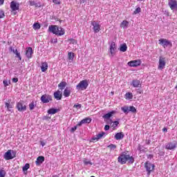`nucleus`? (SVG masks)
Returning <instances> with one entry per match:
<instances>
[{"mask_svg": "<svg viewBox=\"0 0 177 177\" xmlns=\"http://www.w3.org/2000/svg\"><path fill=\"white\" fill-rule=\"evenodd\" d=\"M66 86H67V82H61L58 84V87L59 88V89H61V91H63V89H64V88H66Z\"/></svg>", "mask_w": 177, "mask_h": 177, "instance_id": "obj_29", "label": "nucleus"}, {"mask_svg": "<svg viewBox=\"0 0 177 177\" xmlns=\"http://www.w3.org/2000/svg\"><path fill=\"white\" fill-rule=\"evenodd\" d=\"M112 124H113V127H117L118 125V122L115 121V122H112Z\"/></svg>", "mask_w": 177, "mask_h": 177, "instance_id": "obj_49", "label": "nucleus"}, {"mask_svg": "<svg viewBox=\"0 0 177 177\" xmlns=\"http://www.w3.org/2000/svg\"><path fill=\"white\" fill-rule=\"evenodd\" d=\"M17 109L18 111H26V106L23 104V102H19L17 104Z\"/></svg>", "mask_w": 177, "mask_h": 177, "instance_id": "obj_12", "label": "nucleus"}, {"mask_svg": "<svg viewBox=\"0 0 177 177\" xmlns=\"http://www.w3.org/2000/svg\"><path fill=\"white\" fill-rule=\"evenodd\" d=\"M20 8V4L15 1H11L10 3V9L12 12H16V10H19Z\"/></svg>", "mask_w": 177, "mask_h": 177, "instance_id": "obj_9", "label": "nucleus"}, {"mask_svg": "<svg viewBox=\"0 0 177 177\" xmlns=\"http://www.w3.org/2000/svg\"><path fill=\"white\" fill-rule=\"evenodd\" d=\"M108 148L110 149V150H115V149H117V146H115V145H110L108 146Z\"/></svg>", "mask_w": 177, "mask_h": 177, "instance_id": "obj_40", "label": "nucleus"}, {"mask_svg": "<svg viewBox=\"0 0 177 177\" xmlns=\"http://www.w3.org/2000/svg\"><path fill=\"white\" fill-rule=\"evenodd\" d=\"M137 92H138V93H142V90L139 89Z\"/></svg>", "mask_w": 177, "mask_h": 177, "instance_id": "obj_58", "label": "nucleus"}, {"mask_svg": "<svg viewBox=\"0 0 177 177\" xmlns=\"http://www.w3.org/2000/svg\"><path fill=\"white\" fill-rule=\"evenodd\" d=\"M3 2H5V0H0V5H3Z\"/></svg>", "mask_w": 177, "mask_h": 177, "instance_id": "obj_55", "label": "nucleus"}, {"mask_svg": "<svg viewBox=\"0 0 177 177\" xmlns=\"http://www.w3.org/2000/svg\"><path fill=\"white\" fill-rule=\"evenodd\" d=\"M40 145H41L42 147H44V146H45V145H46V143H45V142H44V141H41Z\"/></svg>", "mask_w": 177, "mask_h": 177, "instance_id": "obj_54", "label": "nucleus"}, {"mask_svg": "<svg viewBox=\"0 0 177 177\" xmlns=\"http://www.w3.org/2000/svg\"><path fill=\"white\" fill-rule=\"evenodd\" d=\"M48 63L47 62H42L41 66V70L42 73H45L46 70H48Z\"/></svg>", "mask_w": 177, "mask_h": 177, "instance_id": "obj_25", "label": "nucleus"}, {"mask_svg": "<svg viewBox=\"0 0 177 177\" xmlns=\"http://www.w3.org/2000/svg\"><path fill=\"white\" fill-rule=\"evenodd\" d=\"M115 114V111H112L108 113H106L105 115H103V118L105 120H109V118H111V117H113Z\"/></svg>", "mask_w": 177, "mask_h": 177, "instance_id": "obj_20", "label": "nucleus"}, {"mask_svg": "<svg viewBox=\"0 0 177 177\" xmlns=\"http://www.w3.org/2000/svg\"><path fill=\"white\" fill-rule=\"evenodd\" d=\"M10 52H12V53H15L17 56V57H18L19 59V60H21V56H20V53H19V51H17V49L15 50V48H13V47H10L9 48Z\"/></svg>", "mask_w": 177, "mask_h": 177, "instance_id": "obj_16", "label": "nucleus"}, {"mask_svg": "<svg viewBox=\"0 0 177 177\" xmlns=\"http://www.w3.org/2000/svg\"><path fill=\"white\" fill-rule=\"evenodd\" d=\"M30 6H34L35 5V2L34 1H29Z\"/></svg>", "mask_w": 177, "mask_h": 177, "instance_id": "obj_53", "label": "nucleus"}, {"mask_svg": "<svg viewBox=\"0 0 177 177\" xmlns=\"http://www.w3.org/2000/svg\"><path fill=\"white\" fill-rule=\"evenodd\" d=\"M121 110L125 113H128L129 111H133V106H122Z\"/></svg>", "mask_w": 177, "mask_h": 177, "instance_id": "obj_18", "label": "nucleus"}, {"mask_svg": "<svg viewBox=\"0 0 177 177\" xmlns=\"http://www.w3.org/2000/svg\"><path fill=\"white\" fill-rule=\"evenodd\" d=\"M53 3L55 5H60V0H53Z\"/></svg>", "mask_w": 177, "mask_h": 177, "instance_id": "obj_44", "label": "nucleus"}, {"mask_svg": "<svg viewBox=\"0 0 177 177\" xmlns=\"http://www.w3.org/2000/svg\"><path fill=\"white\" fill-rule=\"evenodd\" d=\"M5 104H6V107L7 108V110L8 111H11L12 109H13V105L8 102H6Z\"/></svg>", "mask_w": 177, "mask_h": 177, "instance_id": "obj_34", "label": "nucleus"}, {"mask_svg": "<svg viewBox=\"0 0 177 177\" xmlns=\"http://www.w3.org/2000/svg\"><path fill=\"white\" fill-rule=\"evenodd\" d=\"M111 94H112V95H114V92H111Z\"/></svg>", "mask_w": 177, "mask_h": 177, "instance_id": "obj_62", "label": "nucleus"}, {"mask_svg": "<svg viewBox=\"0 0 177 177\" xmlns=\"http://www.w3.org/2000/svg\"><path fill=\"white\" fill-rule=\"evenodd\" d=\"M128 66H129L130 67H133V61H131L129 62H128Z\"/></svg>", "mask_w": 177, "mask_h": 177, "instance_id": "obj_46", "label": "nucleus"}, {"mask_svg": "<svg viewBox=\"0 0 177 177\" xmlns=\"http://www.w3.org/2000/svg\"><path fill=\"white\" fill-rule=\"evenodd\" d=\"M54 97L57 100H62V92L60 91H57L54 93Z\"/></svg>", "mask_w": 177, "mask_h": 177, "instance_id": "obj_21", "label": "nucleus"}, {"mask_svg": "<svg viewBox=\"0 0 177 177\" xmlns=\"http://www.w3.org/2000/svg\"><path fill=\"white\" fill-rule=\"evenodd\" d=\"M88 85H89V84L88 83V80H82L76 86V88L77 91H85V89H86V88H88Z\"/></svg>", "mask_w": 177, "mask_h": 177, "instance_id": "obj_4", "label": "nucleus"}, {"mask_svg": "<svg viewBox=\"0 0 177 177\" xmlns=\"http://www.w3.org/2000/svg\"><path fill=\"white\" fill-rule=\"evenodd\" d=\"M162 131L163 132H167L168 129L167 128H163Z\"/></svg>", "mask_w": 177, "mask_h": 177, "instance_id": "obj_56", "label": "nucleus"}, {"mask_svg": "<svg viewBox=\"0 0 177 177\" xmlns=\"http://www.w3.org/2000/svg\"><path fill=\"white\" fill-rule=\"evenodd\" d=\"M106 136V133L104 132H101L100 133H98L96 137H93L91 140H99V139H102V138H103L104 136Z\"/></svg>", "mask_w": 177, "mask_h": 177, "instance_id": "obj_19", "label": "nucleus"}, {"mask_svg": "<svg viewBox=\"0 0 177 177\" xmlns=\"http://www.w3.org/2000/svg\"><path fill=\"white\" fill-rule=\"evenodd\" d=\"M165 149H167V150H175V149H176V143L169 142L166 144Z\"/></svg>", "mask_w": 177, "mask_h": 177, "instance_id": "obj_13", "label": "nucleus"}, {"mask_svg": "<svg viewBox=\"0 0 177 177\" xmlns=\"http://www.w3.org/2000/svg\"><path fill=\"white\" fill-rule=\"evenodd\" d=\"M142 9L140 7L137 8L134 11V15H138V13H140Z\"/></svg>", "mask_w": 177, "mask_h": 177, "instance_id": "obj_42", "label": "nucleus"}, {"mask_svg": "<svg viewBox=\"0 0 177 177\" xmlns=\"http://www.w3.org/2000/svg\"><path fill=\"white\" fill-rule=\"evenodd\" d=\"M159 44L162 46H168V45L171 44V42L166 39H159Z\"/></svg>", "mask_w": 177, "mask_h": 177, "instance_id": "obj_14", "label": "nucleus"}, {"mask_svg": "<svg viewBox=\"0 0 177 177\" xmlns=\"http://www.w3.org/2000/svg\"><path fill=\"white\" fill-rule=\"evenodd\" d=\"M133 113H136V109L133 108Z\"/></svg>", "mask_w": 177, "mask_h": 177, "instance_id": "obj_60", "label": "nucleus"}, {"mask_svg": "<svg viewBox=\"0 0 177 177\" xmlns=\"http://www.w3.org/2000/svg\"><path fill=\"white\" fill-rule=\"evenodd\" d=\"M91 26H93V30L94 32L97 33L100 31V24L96 21H93L91 23Z\"/></svg>", "mask_w": 177, "mask_h": 177, "instance_id": "obj_10", "label": "nucleus"}, {"mask_svg": "<svg viewBox=\"0 0 177 177\" xmlns=\"http://www.w3.org/2000/svg\"><path fill=\"white\" fill-rule=\"evenodd\" d=\"M35 107V104H34V102H32L30 104H29V109L30 110H34Z\"/></svg>", "mask_w": 177, "mask_h": 177, "instance_id": "obj_41", "label": "nucleus"}, {"mask_svg": "<svg viewBox=\"0 0 177 177\" xmlns=\"http://www.w3.org/2000/svg\"><path fill=\"white\" fill-rule=\"evenodd\" d=\"M92 119L91 118H86L82 120L77 124V127H81L83 124H91Z\"/></svg>", "mask_w": 177, "mask_h": 177, "instance_id": "obj_11", "label": "nucleus"}, {"mask_svg": "<svg viewBox=\"0 0 177 177\" xmlns=\"http://www.w3.org/2000/svg\"><path fill=\"white\" fill-rule=\"evenodd\" d=\"M73 107L75 109H81V104H75Z\"/></svg>", "mask_w": 177, "mask_h": 177, "instance_id": "obj_47", "label": "nucleus"}, {"mask_svg": "<svg viewBox=\"0 0 177 177\" xmlns=\"http://www.w3.org/2000/svg\"><path fill=\"white\" fill-rule=\"evenodd\" d=\"M86 1V0H80V3H84Z\"/></svg>", "mask_w": 177, "mask_h": 177, "instance_id": "obj_57", "label": "nucleus"}, {"mask_svg": "<svg viewBox=\"0 0 177 177\" xmlns=\"http://www.w3.org/2000/svg\"><path fill=\"white\" fill-rule=\"evenodd\" d=\"M41 101L42 103H49V102H52V95L44 94L41 97Z\"/></svg>", "mask_w": 177, "mask_h": 177, "instance_id": "obj_7", "label": "nucleus"}, {"mask_svg": "<svg viewBox=\"0 0 177 177\" xmlns=\"http://www.w3.org/2000/svg\"><path fill=\"white\" fill-rule=\"evenodd\" d=\"M52 44H57V39H54L51 41Z\"/></svg>", "mask_w": 177, "mask_h": 177, "instance_id": "obj_51", "label": "nucleus"}, {"mask_svg": "<svg viewBox=\"0 0 177 177\" xmlns=\"http://www.w3.org/2000/svg\"><path fill=\"white\" fill-rule=\"evenodd\" d=\"M71 95V90L68 88H65L64 91V97H68Z\"/></svg>", "mask_w": 177, "mask_h": 177, "instance_id": "obj_28", "label": "nucleus"}, {"mask_svg": "<svg viewBox=\"0 0 177 177\" xmlns=\"http://www.w3.org/2000/svg\"><path fill=\"white\" fill-rule=\"evenodd\" d=\"M109 52L110 57H114V56H115L117 53V44H115V42L111 41L109 43Z\"/></svg>", "mask_w": 177, "mask_h": 177, "instance_id": "obj_3", "label": "nucleus"}, {"mask_svg": "<svg viewBox=\"0 0 177 177\" xmlns=\"http://www.w3.org/2000/svg\"><path fill=\"white\" fill-rule=\"evenodd\" d=\"M118 161L122 165L127 164V161L132 164L133 162V158L132 156H129V155L126 153H122L118 158Z\"/></svg>", "mask_w": 177, "mask_h": 177, "instance_id": "obj_1", "label": "nucleus"}, {"mask_svg": "<svg viewBox=\"0 0 177 177\" xmlns=\"http://www.w3.org/2000/svg\"><path fill=\"white\" fill-rule=\"evenodd\" d=\"M74 53L72 52H69L68 53V60H71V62H73V60H74Z\"/></svg>", "mask_w": 177, "mask_h": 177, "instance_id": "obj_33", "label": "nucleus"}, {"mask_svg": "<svg viewBox=\"0 0 177 177\" xmlns=\"http://www.w3.org/2000/svg\"><path fill=\"white\" fill-rule=\"evenodd\" d=\"M109 129H110V126H109V125H105V127H104V130H105V131H109Z\"/></svg>", "mask_w": 177, "mask_h": 177, "instance_id": "obj_50", "label": "nucleus"}, {"mask_svg": "<svg viewBox=\"0 0 177 177\" xmlns=\"http://www.w3.org/2000/svg\"><path fill=\"white\" fill-rule=\"evenodd\" d=\"M139 149H140V150H142V149H140V147H139Z\"/></svg>", "mask_w": 177, "mask_h": 177, "instance_id": "obj_63", "label": "nucleus"}, {"mask_svg": "<svg viewBox=\"0 0 177 177\" xmlns=\"http://www.w3.org/2000/svg\"><path fill=\"white\" fill-rule=\"evenodd\" d=\"M142 86V82H140V80H135L133 82V87L134 88H141Z\"/></svg>", "mask_w": 177, "mask_h": 177, "instance_id": "obj_27", "label": "nucleus"}, {"mask_svg": "<svg viewBox=\"0 0 177 177\" xmlns=\"http://www.w3.org/2000/svg\"><path fill=\"white\" fill-rule=\"evenodd\" d=\"M69 44H72V45H77V40L74 39H69L68 40Z\"/></svg>", "mask_w": 177, "mask_h": 177, "instance_id": "obj_39", "label": "nucleus"}, {"mask_svg": "<svg viewBox=\"0 0 177 177\" xmlns=\"http://www.w3.org/2000/svg\"><path fill=\"white\" fill-rule=\"evenodd\" d=\"M18 81H19V79H18V78H13V79H12V82L16 83V82H18Z\"/></svg>", "mask_w": 177, "mask_h": 177, "instance_id": "obj_52", "label": "nucleus"}, {"mask_svg": "<svg viewBox=\"0 0 177 177\" xmlns=\"http://www.w3.org/2000/svg\"><path fill=\"white\" fill-rule=\"evenodd\" d=\"M59 109H55V108H51L48 111V114H56V113H58Z\"/></svg>", "mask_w": 177, "mask_h": 177, "instance_id": "obj_30", "label": "nucleus"}, {"mask_svg": "<svg viewBox=\"0 0 177 177\" xmlns=\"http://www.w3.org/2000/svg\"><path fill=\"white\" fill-rule=\"evenodd\" d=\"M124 97L127 100H129L133 97V95L131 93H127L124 95Z\"/></svg>", "mask_w": 177, "mask_h": 177, "instance_id": "obj_31", "label": "nucleus"}, {"mask_svg": "<svg viewBox=\"0 0 177 177\" xmlns=\"http://www.w3.org/2000/svg\"><path fill=\"white\" fill-rule=\"evenodd\" d=\"M44 161H45V158L44 156H39L37 158L36 165H41V164H42V162H44Z\"/></svg>", "mask_w": 177, "mask_h": 177, "instance_id": "obj_22", "label": "nucleus"}, {"mask_svg": "<svg viewBox=\"0 0 177 177\" xmlns=\"http://www.w3.org/2000/svg\"><path fill=\"white\" fill-rule=\"evenodd\" d=\"M142 64V61L140 59H137L133 61V67H138Z\"/></svg>", "mask_w": 177, "mask_h": 177, "instance_id": "obj_32", "label": "nucleus"}, {"mask_svg": "<svg viewBox=\"0 0 177 177\" xmlns=\"http://www.w3.org/2000/svg\"><path fill=\"white\" fill-rule=\"evenodd\" d=\"M83 162H84V165H93L92 162H91V160H88L86 158L83 159Z\"/></svg>", "mask_w": 177, "mask_h": 177, "instance_id": "obj_35", "label": "nucleus"}, {"mask_svg": "<svg viewBox=\"0 0 177 177\" xmlns=\"http://www.w3.org/2000/svg\"><path fill=\"white\" fill-rule=\"evenodd\" d=\"M129 27V22L124 20L120 24V28H128Z\"/></svg>", "mask_w": 177, "mask_h": 177, "instance_id": "obj_23", "label": "nucleus"}, {"mask_svg": "<svg viewBox=\"0 0 177 177\" xmlns=\"http://www.w3.org/2000/svg\"><path fill=\"white\" fill-rule=\"evenodd\" d=\"M138 1V2H142V1H144L145 0H137Z\"/></svg>", "mask_w": 177, "mask_h": 177, "instance_id": "obj_61", "label": "nucleus"}, {"mask_svg": "<svg viewBox=\"0 0 177 177\" xmlns=\"http://www.w3.org/2000/svg\"><path fill=\"white\" fill-rule=\"evenodd\" d=\"M26 56L28 57V59H31V57H32V48L29 47L26 49Z\"/></svg>", "mask_w": 177, "mask_h": 177, "instance_id": "obj_17", "label": "nucleus"}, {"mask_svg": "<svg viewBox=\"0 0 177 177\" xmlns=\"http://www.w3.org/2000/svg\"><path fill=\"white\" fill-rule=\"evenodd\" d=\"M48 31L50 32H53V34H55V35H64L65 31L63 28H59L57 26L51 25L48 27Z\"/></svg>", "mask_w": 177, "mask_h": 177, "instance_id": "obj_2", "label": "nucleus"}, {"mask_svg": "<svg viewBox=\"0 0 177 177\" xmlns=\"http://www.w3.org/2000/svg\"><path fill=\"white\" fill-rule=\"evenodd\" d=\"M5 17V12L3 10H0V19H3Z\"/></svg>", "mask_w": 177, "mask_h": 177, "instance_id": "obj_43", "label": "nucleus"}, {"mask_svg": "<svg viewBox=\"0 0 177 177\" xmlns=\"http://www.w3.org/2000/svg\"><path fill=\"white\" fill-rule=\"evenodd\" d=\"M127 49H128V46H127L126 44H123L120 46V52H127Z\"/></svg>", "mask_w": 177, "mask_h": 177, "instance_id": "obj_26", "label": "nucleus"}, {"mask_svg": "<svg viewBox=\"0 0 177 177\" xmlns=\"http://www.w3.org/2000/svg\"><path fill=\"white\" fill-rule=\"evenodd\" d=\"M30 169V164L28 163H26L23 167H22V169H23V171L24 172H26V171Z\"/></svg>", "mask_w": 177, "mask_h": 177, "instance_id": "obj_36", "label": "nucleus"}, {"mask_svg": "<svg viewBox=\"0 0 177 177\" xmlns=\"http://www.w3.org/2000/svg\"><path fill=\"white\" fill-rule=\"evenodd\" d=\"M145 168L147 171V175L149 176L151 171L154 169V165L150 162H147L145 163Z\"/></svg>", "mask_w": 177, "mask_h": 177, "instance_id": "obj_8", "label": "nucleus"}, {"mask_svg": "<svg viewBox=\"0 0 177 177\" xmlns=\"http://www.w3.org/2000/svg\"><path fill=\"white\" fill-rule=\"evenodd\" d=\"M146 143H147V145H150V141H147V142H146Z\"/></svg>", "mask_w": 177, "mask_h": 177, "instance_id": "obj_59", "label": "nucleus"}, {"mask_svg": "<svg viewBox=\"0 0 177 177\" xmlns=\"http://www.w3.org/2000/svg\"><path fill=\"white\" fill-rule=\"evenodd\" d=\"M169 6H170V8L171 9V10H174L175 8H176L177 6L176 0H169Z\"/></svg>", "mask_w": 177, "mask_h": 177, "instance_id": "obj_15", "label": "nucleus"}, {"mask_svg": "<svg viewBox=\"0 0 177 177\" xmlns=\"http://www.w3.org/2000/svg\"><path fill=\"white\" fill-rule=\"evenodd\" d=\"M75 131H77V126H75L71 129V132H75Z\"/></svg>", "mask_w": 177, "mask_h": 177, "instance_id": "obj_45", "label": "nucleus"}, {"mask_svg": "<svg viewBox=\"0 0 177 177\" xmlns=\"http://www.w3.org/2000/svg\"><path fill=\"white\" fill-rule=\"evenodd\" d=\"M6 176V171L3 170V169H0V177H5Z\"/></svg>", "mask_w": 177, "mask_h": 177, "instance_id": "obj_38", "label": "nucleus"}, {"mask_svg": "<svg viewBox=\"0 0 177 177\" xmlns=\"http://www.w3.org/2000/svg\"><path fill=\"white\" fill-rule=\"evenodd\" d=\"M3 84L4 86H8V85H9V84H8L7 80H3Z\"/></svg>", "mask_w": 177, "mask_h": 177, "instance_id": "obj_48", "label": "nucleus"}, {"mask_svg": "<svg viewBox=\"0 0 177 177\" xmlns=\"http://www.w3.org/2000/svg\"><path fill=\"white\" fill-rule=\"evenodd\" d=\"M16 157V153L12 150H8L7 152L4 154V158L5 160H13Z\"/></svg>", "mask_w": 177, "mask_h": 177, "instance_id": "obj_5", "label": "nucleus"}, {"mask_svg": "<svg viewBox=\"0 0 177 177\" xmlns=\"http://www.w3.org/2000/svg\"><path fill=\"white\" fill-rule=\"evenodd\" d=\"M115 139H116V140H121V139H124V133H117L115 135Z\"/></svg>", "mask_w": 177, "mask_h": 177, "instance_id": "obj_24", "label": "nucleus"}, {"mask_svg": "<svg viewBox=\"0 0 177 177\" xmlns=\"http://www.w3.org/2000/svg\"><path fill=\"white\" fill-rule=\"evenodd\" d=\"M165 64H167L165 57L162 56L159 57V64L158 66V70H164V68H165Z\"/></svg>", "mask_w": 177, "mask_h": 177, "instance_id": "obj_6", "label": "nucleus"}, {"mask_svg": "<svg viewBox=\"0 0 177 177\" xmlns=\"http://www.w3.org/2000/svg\"><path fill=\"white\" fill-rule=\"evenodd\" d=\"M41 28V25L39 23H35L33 24V29L34 30H39Z\"/></svg>", "mask_w": 177, "mask_h": 177, "instance_id": "obj_37", "label": "nucleus"}]
</instances>
